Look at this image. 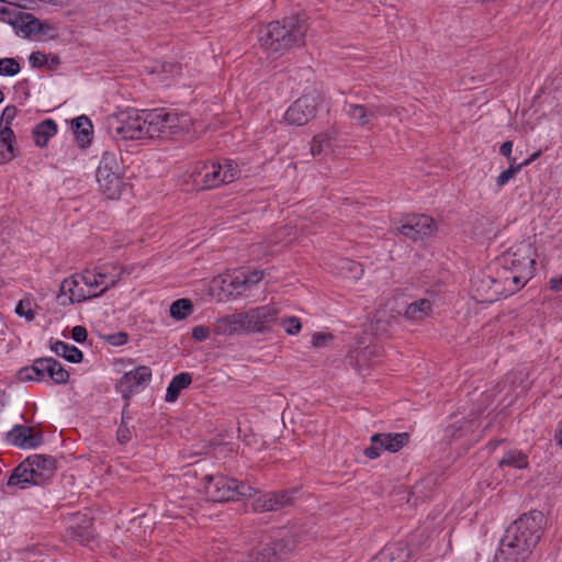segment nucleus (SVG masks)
<instances>
[{
  "label": "nucleus",
  "mask_w": 562,
  "mask_h": 562,
  "mask_svg": "<svg viewBox=\"0 0 562 562\" xmlns=\"http://www.w3.org/2000/svg\"><path fill=\"white\" fill-rule=\"evenodd\" d=\"M307 29L305 20L299 15H292L284 18L282 21H273L261 26L258 37L265 49L283 54L304 44Z\"/></svg>",
  "instance_id": "nucleus-2"
},
{
  "label": "nucleus",
  "mask_w": 562,
  "mask_h": 562,
  "mask_svg": "<svg viewBox=\"0 0 562 562\" xmlns=\"http://www.w3.org/2000/svg\"><path fill=\"white\" fill-rule=\"evenodd\" d=\"M128 336L124 331L109 335L106 341L112 346H123L127 342Z\"/></svg>",
  "instance_id": "nucleus-46"
},
{
  "label": "nucleus",
  "mask_w": 562,
  "mask_h": 562,
  "mask_svg": "<svg viewBox=\"0 0 562 562\" xmlns=\"http://www.w3.org/2000/svg\"><path fill=\"white\" fill-rule=\"evenodd\" d=\"M52 351H54L58 357L65 358L67 361L72 363H79L82 361L83 355L80 349L76 346L68 345L64 341L57 340L50 346Z\"/></svg>",
  "instance_id": "nucleus-25"
},
{
  "label": "nucleus",
  "mask_w": 562,
  "mask_h": 562,
  "mask_svg": "<svg viewBox=\"0 0 562 562\" xmlns=\"http://www.w3.org/2000/svg\"><path fill=\"white\" fill-rule=\"evenodd\" d=\"M151 379V370L147 366H138L135 369L125 372L116 382L115 389L125 400L145 387Z\"/></svg>",
  "instance_id": "nucleus-15"
},
{
  "label": "nucleus",
  "mask_w": 562,
  "mask_h": 562,
  "mask_svg": "<svg viewBox=\"0 0 562 562\" xmlns=\"http://www.w3.org/2000/svg\"><path fill=\"white\" fill-rule=\"evenodd\" d=\"M18 109L14 105H8L4 108V110L1 113L0 122L2 125V128L10 127L12 121L16 116Z\"/></svg>",
  "instance_id": "nucleus-42"
},
{
  "label": "nucleus",
  "mask_w": 562,
  "mask_h": 562,
  "mask_svg": "<svg viewBox=\"0 0 562 562\" xmlns=\"http://www.w3.org/2000/svg\"><path fill=\"white\" fill-rule=\"evenodd\" d=\"M432 304L427 299H419L408 304L404 312V317L409 321H422L430 315Z\"/></svg>",
  "instance_id": "nucleus-22"
},
{
  "label": "nucleus",
  "mask_w": 562,
  "mask_h": 562,
  "mask_svg": "<svg viewBox=\"0 0 562 562\" xmlns=\"http://www.w3.org/2000/svg\"><path fill=\"white\" fill-rule=\"evenodd\" d=\"M125 273H130L126 267L112 263L100 267L98 271L86 269L80 273V279L91 291L102 286L99 292H95L97 296H100L115 286Z\"/></svg>",
  "instance_id": "nucleus-12"
},
{
  "label": "nucleus",
  "mask_w": 562,
  "mask_h": 562,
  "mask_svg": "<svg viewBox=\"0 0 562 562\" xmlns=\"http://www.w3.org/2000/svg\"><path fill=\"white\" fill-rule=\"evenodd\" d=\"M240 169L233 159L206 162L198 171L193 172L194 183L202 190L217 188L224 183H231L238 179Z\"/></svg>",
  "instance_id": "nucleus-7"
},
{
  "label": "nucleus",
  "mask_w": 562,
  "mask_h": 562,
  "mask_svg": "<svg viewBox=\"0 0 562 562\" xmlns=\"http://www.w3.org/2000/svg\"><path fill=\"white\" fill-rule=\"evenodd\" d=\"M436 228V223L431 217L418 214L408 216L398 232L408 239L417 241L430 237Z\"/></svg>",
  "instance_id": "nucleus-17"
},
{
  "label": "nucleus",
  "mask_w": 562,
  "mask_h": 562,
  "mask_svg": "<svg viewBox=\"0 0 562 562\" xmlns=\"http://www.w3.org/2000/svg\"><path fill=\"white\" fill-rule=\"evenodd\" d=\"M210 335V329L206 326H195L192 329V337L196 341H203L205 340Z\"/></svg>",
  "instance_id": "nucleus-49"
},
{
  "label": "nucleus",
  "mask_w": 562,
  "mask_h": 562,
  "mask_svg": "<svg viewBox=\"0 0 562 562\" xmlns=\"http://www.w3.org/2000/svg\"><path fill=\"white\" fill-rule=\"evenodd\" d=\"M274 549H269L267 546L249 553L243 562H277Z\"/></svg>",
  "instance_id": "nucleus-35"
},
{
  "label": "nucleus",
  "mask_w": 562,
  "mask_h": 562,
  "mask_svg": "<svg viewBox=\"0 0 562 562\" xmlns=\"http://www.w3.org/2000/svg\"><path fill=\"white\" fill-rule=\"evenodd\" d=\"M145 111L120 112L108 117L106 130L116 140L146 138Z\"/></svg>",
  "instance_id": "nucleus-9"
},
{
  "label": "nucleus",
  "mask_w": 562,
  "mask_h": 562,
  "mask_svg": "<svg viewBox=\"0 0 562 562\" xmlns=\"http://www.w3.org/2000/svg\"><path fill=\"white\" fill-rule=\"evenodd\" d=\"M471 292L480 303H493L512 294V289L503 280L499 263L488 266L471 280Z\"/></svg>",
  "instance_id": "nucleus-5"
},
{
  "label": "nucleus",
  "mask_w": 562,
  "mask_h": 562,
  "mask_svg": "<svg viewBox=\"0 0 562 562\" xmlns=\"http://www.w3.org/2000/svg\"><path fill=\"white\" fill-rule=\"evenodd\" d=\"M202 481L206 497L212 502H227L238 496L251 497L256 494L252 486L222 474L205 475Z\"/></svg>",
  "instance_id": "nucleus-8"
},
{
  "label": "nucleus",
  "mask_w": 562,
  "mask_h": 562,
  "mask_svg": "<svg viewBox=\"0 0 562 562\" xmlns=\"http://www.w3.org/2000/svg\"><path fill=\"white\" fill-rule=\"evenodd\" d=\"M555 439H557L558 443L562 447V424H561V426L558 429V432L555 435Z\"/></svg>",
  "instance_id": "nucleus-56"
},
{
  "label": "nucleus",
  "mask_w": 562,
  "mask_h": 562,
  "mask_svg": "<svg viewBox=\"0 0 562 562\" xmlns=\"http://www.w3.org/2000/svg\"><path fill=\"white\" fill-rule=\"evenodd\" d=\"M29 60H30V64L36 68L43 67L47 63L46 55L43 54L42 52H33L30 55Z\"/></svg>",
  "instance_id": "nucleus-47"
},
{
  "label": "nucleus",
  "mask_w": 562,
  "mask_h": 562,
  "mask_svg": "<svg viewBox=\"0 0 562 562\" xmlns=\"http://www.w3.org/2000/svg\"><path fill=\"white\" fill-rule=\"evenodd\" d=\"M398 553L400 554V551L398 550H393L391 548H387L385 550H383L381 553H380V560L381 562L385 561V560H390V561H393L395 559V553Z\"/></svg>",
  "instance_id": "nucleus-53"
},
{
  "label": "nucleus",
  "mask_w": 562,
  "mask_h": 562,
  "mask_svg": "<svg viewBox=\"0 0 562 562\" xmlns=\"http://www.w3.org/2000/svg\"><path fill=\"white\" fill-rule=\"evenodd\" d=\"M20 71V65L14 58L0 59V75L14 76Z\"/></svg>",
  "instance_id": "nucleus-39"
},
{
  "label": "nucleus",
  "mask_w": 562,
  "mask_h": 562,
  "mask_svg": "<svg viewBox=\"0 0 562 562\" xmlns=\"http://www.w3.org/2000/svg\"><path fill=\"white\" fill-rule=\"evenodd\" d=\"M495 562H499V561H496V560H495Z\"/></svg>",
  "instance_id": "nucleus-63"
},
{
  "label": "nucleus",
  "mask_w": 562,
  "mask_h": 562,
  "mask_svg": "<svg viewBox=\"0 0 562 562\" xmlns=\"http://www.w3.org/2000/svg\"><path fill=\"white\" fill-rule=\"evenodd\" d=\"M245 280L244 270H238L232 276H227V278L223 280V283H228L231 294L241 295L247 290Z\"/></svg>",
  "instance_id": "nucleus-32"
},
{
  "label": "nucleus",
  "mask_w": 562,
  "mask_h": 562,
  "mask_svg": "<svg viewBox=\"0 0 562 562\" xmlns=\"http://www.w3.org/2000/svg\"><path fill=\"white\" fill-rule=\"evenodd\" d=\"M498 467H512L515 469H525L528 467V459L525 453L518 450L507 451L498 461Z\"/></svg>",
  "instance_id": "nucleus-27"
},
{
  "label": "nucleus",
  "mask_w": 562,
  "mask_h": 562,
  "mask_svg": "<svg viewBox=\"0 0 562 562\" xmlns=\"http://www.w3.org/2000/svg\"><path fill=\"white\" fill-rule=\"evenodd\" d=\"M116 435H117L119 442L122 445L127 443L132 439V430L125 424L124 419L122 420V424L120 425Z\"/></svg>",
  "instance_id": "nucleus-45"
},
{
  "label": "nucleus",
  "mask_w": 562,
  "mask_h": 562,
  "mask_svg": "<svg viewBox=\"0 0 562 562\" xmlns=\"http://www.w3.org/2000/svg\"><path fill=\"white\" fill-rule=\"evenodd\" d=\"M278 310L271 305L251 308L216 319L214 331L217 335H234L239 331L263 333L277 322Z\"/></svg>",
  "instance_id": "nucleus-3"
},
{
  "label": "nucleus",
  "mask_w": 562,
  "mask_h": 562,
  "mask_svg": "<svg viewBox=\"0 0 562 562\" xmlns=\"http://www.w3.org/2000/svg\"><path fill=\"white\" fill-rule=\"evenodd\" d=\"M244 274L246 277L245 283H246L247 289L249 286L255 285L258 282H260L263 278L262 270L244 271Z\"/></svg>",
  "instance_id": "nucleus-44"
},
{
  "label": "nucleus",
  "mask_w": 562,
  "mask_h": 562,
  "mask_svg": "<svg viewBox=\"0 0 562 562\" xmlns=\"http://www.w3.org/2000/svg\"><path fill=\"white\" fill-rule=\"evenodd\" d=\"M276 504L272 492H270L255 498L251 506L255 512L263 513L277 510Z\"/></svg>",
  "instance_id": "nucleus-34"
},
{
  "label": "nucleus",
  "mask_w": 562,
  "mask_h": 562,
  "mask_svg": "<svg viewBox=\"0 0 562 562\" xmlns=\"http://www.w3.org/2000/svg\"><path fill=\"white\" fill-rule=\"evenodd\" d=\"M383 350L378 345H369L363 348H356L349 353L351 364L359 371L369 368L382 357Z\"/></svg>",
  "instance_id": "nucleus-19"
},
{
  "label": "nucleus",
  "mask_w": 562,
  "mask_h": 562,
  "mask_svg": "<svg viewBox=\"0 0 562 562\" xmlns=\"http://www.w3.org/2000/svg\"><path fill=\"white\" fill-rule=\"evenodd\" d=\"M52 64H58V57L55 56L52 60Z\"/></svg>",
  "instance_id": "nucleus-59"
},
{
  "label": "nucleus",
  "mask_w": 562,
  "mask_h": 562,
  "mask_svg": "<svg viewBox=\"0 0 562 562\" xmlns=\"http://www.w3.org/2000/svg\"><path fill=\"white\" fill-rule=\"evenodd\" d=\"M81 283L80 274H74L65 279L60 284L57 296L59 304L67 306L97 297L95 291H91L89 288L85 289L80 285Z\"/></svg>",
  "instance_id": "nucleus-16"
},
{
  "label": "nucleus",
  "mask_w": 562,
  "mask_h": 562,
  "mask_svg": "<svg viewBox=\"0 0 562 562\" xmlns=\"http://www.w3.org/2000/svg\"><path fill=\"white\" fill-rule=\"evenodd\" d=\"M27 432H31L30 427L16 425L12 428L11 431L8 432V439L14 446H18L21 448H26L27 447V441H26Z\"/></svg>",
  "instance_id": "nucleus-33"
},
{
  "label": "nucleus",
  "mask_w": 562,
  "mask_h": 562,
  "mask_svg": "<svg viewBox=\"0 0 562 562\" xmlns=\"http://www.w3.org/2000/svg\"><path fill=\"white\" fill-rule=\"evenodd\" d=\"M79 540H80L82 543L89 544V542H90V537H87V539L81 538V539H79Z\"/></svg>",
  "instance_id": "nucleus-58"
},
{
  "label": "nucleus",
  "mask_w": 562,
  "mask_h": 562,
  "mask_svg": "<svg viewBox=\"0 0 562 562\" xmlns=\"http://www.w3.org/2000/svg\"><path fill=\"white\" fill-rule=\"evenodd\" d=\"M14 140L11 127L0 130V164H7L15 156Z\"/></svg>",
  "instance_id": "nucleus-21"
},
{
  "label": "nucleus",
  "mask_w": 562,
  "mask_h": 562,
  "mask_svg": "<svg viewBox=\"0 0 562 562\" xmlns=\"http://www.w3.org/2000/svg\"><path fill=\"white\" fill-rule=\"evenodd\" d=\"M512 150H513V143L510 140H507V142L503 143L501 148H499V153L509 160V164H512L513 159H514L510 156L512 155Z\"/></svg>",
  "instance_id": "nucleus-51"
},
{
  "label": "nucleus",
  "mask_w": 562,
  "mask_h": 562,
  "mask_svg": "<svg viewBox=\"0 0 562 562\" xmlns=\"http://www.w3.org/2000/svg\"><path fill=\"white\" fill-rule=\"evenodd\" d=\"M95 177L100 190L109 199L115 200L121 196L124 181L121 177V166L116 154L109 151L103 154Z\"/></svg>",
  "instance_id": "nucleus-11"
},
{
  "label": "nucleus",
  "mask_w": 562,
  "mask_h": 562,
  "mask_svg": "<svg viewBox=\"0 0 562 562\" xmlns=\"http://www.w3.org/2000/svg\"><path fill=\"white\" fill-rule=\"evenodd\" d=\"M296 544L295 538L292 535L285 536L280 540H274L266 544L269 549H276V561L278 562L282 557L291 552Z\"/></svg>",
  "instance_id": "nucleus-29"
},
{
  "label": "nucleus",
  "mask_w": 562,
  "mask_h": 562,
  "mask_svg": "<svg viewBox=\"0 0 562 562\" xmlns=\"http://www.w3.org/2000/svg\"><path fill=\"white\" fill-rule=\"evenodd\" d=\"M74 133L76 139L81 147H85L90 143V134L92 133L91 122L87 116H79L72 122Z\"/></svg>",
  "instance_id": "nucleus-26"
},
{
  "label": "nucleus",
  "mask_w": 562,
  "mask_h": 562,
  "mask_svg": "<svg viewBox=\"0 0 562 562\" xmlns=\"http://www.w3.org/2000/svg\"><path fill=\"white\" fill-rule=\"evenodd\" d=\"M551 289H553L555 291H560L562 289V278L559 280L552 279L551 280Z\"/></svg>",
  "instance_id": "nucleus-55"
},
{
  "label": "nucleus",
  "mask_w": 562,
  "mask_h": 562,
  "mask_svg": "<svg viewBox=\"0 0 562 562\" xmlns=\"http://www.w3.org/2000/svg\"><path fill=\"white\" fill-rule=\"evenodd\" d=\"M371 445L364 449L363 454L374 460L381 456L382 451L395 453L405 447L409 441L407 432H379L370 438Z\"/></svg>",
  "instance_id": "nucleus-13"
},
{
  "label": "nucleus",
  "mask_w": 562,
  "mask_h": 562,
  "mask_svg": "<svg viewBox=\"0 0 562 562\" xmlns=\"http://www.w3.org/2000/svg\"><path fill=\"white\" fill-rule=\"evenodd\" d=\"M329 339H331V335L330 334H324V333H315L312 337V345L314 347H322L326 344V341H328Z\"/></svg>",
  "instance_id": "nucleus-50"
},
{
  "label": "nucleus",
  "mask_w": 562,
  "mask_h": 562,
  "mask_svg": "<svg viewBox=\"0 0 562 562\" xmlns=\"http://www.w3.org/2000/svg\"><path fill=\"white\" fill-rule=\"evenodd\" d=\"M193 311V304L189 299L176 300L170 305V316L175 319L181 321L187 318Z\"/></svg>",
  "instance_id": "nucleus-31"
},
{
  "label": "nucleus",
  "mask_w": 562,
  "mask_h": 562,
  "mask_svg": "<svg viewBox=\"0 0 562 562\" xmlns=\"http://www.w3.org/2000/svg\"><path fill=\"white\" fill-rule=\"evenodd\" d=\"M344 111L351 121L360 126H367L379 115L385 114V108L380 104L346 103Z\"/></svg>",
  "instance_id": "nucleus-18"
},
{
  "label": "nucleus",
  "mask_w": 562,
  "mask_h": 562,
  "mask_svg": "<svg viewBox=\"0 0 562 562\" xmlns=\"http://www.w3.org/2000/svg\"><path fill=\"white\" fill-rule=\"evenodd\" d=\"M46 358L36 359L31 367L20 369L18 372V378L23 382L42 381L46 376Z\"/></svg>",
  "instance_id": "nucleus-20"
},
{
  "label": "nucleus",
  "mask_w": 562,
  "mask_h": 562,
  "mask_svg": "<svg viewBox=\"0 0 562 562\" xmlns=\"http://www.w3.org/2000/svg\"><path fill=\"white\" fill-rule=\"evenodd\" d=\"M21 30L30 35V34H36L43 31V24L38 19L33 16L31 13H24L21 16Z\"/></svg>",
  "instance_id": "nucleus-36"
},
{
  "label": "nucleus",
  "mask_w": 562,
  "mask_h": 562,
  "mask_svg": "<svg viewBox=\"0 0 562 562\" xmlns=\"http://www.w3.org/2000/svg\"><path fill=\"white\" fill-rule=\"evenodd\" d=\"M333 139L334 137L328 133H321L315 135L311 145V154L313 156L327 154L330 149Z\"/></svg>",
  "instance_id": "nucleus-30"
},
{
  "label": "nucleus",
  "mask_w": 562,
  "mask_h": 562,
  "mask_svg": "<svg viewBox=\"0 0 562 562\" xmlns=\"http://www.w3.org/2000/svg\"><path fill=\"white\" fill-rule=\"evenodd\" d=\"M295 491H280L272 492L273 498L276 499V509L280 510L294 503Z\"/></svg>",
  "instance_id": "nucleus-38"
},
{
  "label": "nucleus",
  "mask_w": 562,
  "mask_h": 562,
  "mask_svg": "<svg viewBox=\"0 0 562 562\" xmlns=\"http://www.w3.org/2000/svg\"><path fill=\"white\" fill-rule=\"evenodd\" d=\"M27 447L26 448H35L41 445L42 436L33 435L32 431L26 435Z\"/></svg>",
  "instance_id": "nucleus-52"
},
{
  "label": "nucleus",
  "mask_w": 562,
  "mask_h": 562,
  "mask_svg": "<svg viewBox=\"0 0 562 562\" xmlns=\"http://www.w3.org/2000/svg\"><path fill=\"white\" fill-rule=\"evenodd\" d=\"M541 155V151L538 150L536 153H533L528 159H526L525 161L522 162H519L518 165H521V168L525 167V166H528L530 165L533 160H536L539 156Z\"/></svg>",
  "instance_id": "nucleus-54"
},
{
  "label": "nucleus",
  "mask_w": 562,
  "mask_h": 562,
  "mask_svg": "<svg viewBox=\"0 0 562 562\" xmlns=\"http://www.w3.org/2000/svg\"><path fill=\"white\" fill-rule=\"evenodd\" d=\"M146 138H169L189 131L191 119L186 113L165 110L145 111Z\"/></svg>",
  "instance_id": "nucleus-6"
},
{
  "label": "nucleus",
  "mask_w": 562,
  "mask_h": 562,
  "mask_svg": "<svg viewBox=\"0 0 562 562\" xmlns=\"http://www.w3.org/2000/svg\"><path fill=\"white\" fill-rule=\"evenodd\" d=\"M397 562H404V560L400 559Z\"/></svg>",
  "instance_id": "nucleus-62"
},
{
  "label": "nucleus",
  "mask_w": 562,
  "mask_h": 562,
  "mask_svg": "<svg viewBox=\"0 0 562 562\" xmlns=\"http://www.w3.org/2000/svg\"><path fill=\"white\" fill-rule=\"evenodd\" d=\"M341 270H348L355 279H358L362 273L361 265L349 259L340 261Z\"/></svg>",
  "instance_id": "nucleus-43"
},
{
  "label": "nucleus",
  "mask_w": 562,
  "mask_h": 562,
  "mask_svg": "<svg viewBox=\"0 0 562 562\" xmlns=\"http://www.w3.org/2000/svg\"><path fill=\"white\" fill-rule=\"evenodd\" d=\"M88 333L83 326L77 325L71 329V337L75 341L81 344L87 339Z\"/></svg>",
  "instance_id": "nucleus-48"
},
{
  "label": "nucleus",
  "mask_w": 562,
  "mask_h": 562,
  "mask_svg": "<svg viewBox=\"0 0 562 562\" xmlns=\"http://www.w3.org/2000/svg\"><path fill=\"white\" fill-rule=\"evenodd\" d=\"M281 325L289 335H296L302 328L300 319L295 316L283 318Z\"/></svg>",
  "instance_id": "nucleus-41"
},
{
  "label": "nucleus",
  "mask_w": 562,
  "mask_h": 562,
  "mask_svg": "<svg viewBox=\"0 0 562 562\" xmlns=\"http://www.w3.org/2000/svg\"><path fill=\"white\" fill-rule=\"evenodd\" d=\"M504 440H492L488 442V448L491 450H494L497 448L498 445H501Z\"/></svg>",
  "instance_id": "nucleus-57"
},
{
  "label": "nucleus",
  "mask_w": 562,
  "mask_h": 562,
  "mask_svg": "<svg viewBox=\"0 0 562 562\" xmlns=\"http://www.w3.org/2000/svg\"><path fill=\"white\" fill-rule=\"evenodd\" d=\"M56 471V460L50 456L34 454L21 462L9 477L8 486L24 490L30 485L47 483Z\"/></svg>",
  "instance_id": "nucleus-4"
},
{
  "label": "nucleus",
  "mask_w": 562,
  "mask_h": 562,
  "mask_svg": "<svg viewBox=\"0 0 562 562\" xmlns=\"http://www.w3.org/2000/svg\"><path fill=\"white\" fill-rule=\"evenodd\" d=\"M47 369L46 375H48L55 383L65 384L69 380L68 371L54 358H46Z\"/></svg>",
  "instance_id": "nucleus-28"
},
{
  "label": "nucleus",
  "mask_w": 562,
  "mask_h": 562,
  "mask_svg": "<svg viewBox=\"0 0 562 562\" xmlns=\"http://www.w3.org/2000/svg\"><path fill=\"white\" fill-rule=\"evenodd\" d=\"M543 515L532 510L524 514L507 529L501 540L495 560L499 562H525L541 538Z\"/></svg>",
  "instance_id": "nucleus-1"
},
{
  "label": "nucleus",
  "mask_w": 562,
  "mask_h": 562,
  "mask_svg": "<svg viewBox=\"0 0 562 562\" xmlns=\"http://www.w3.org/2000/svg\"><path fill=\"white\" fill-rule=\"evenodd\" d=\"M286 231H289V228H288V227H283V228L279 232V234H283V233H285Z\"/></svg>",
  "instance_id": "nucleus-61"
},
{
  "label": "nucleus",
  "mask_w": 562,
  "mask_h": 562,
  "mask_svg": "<svg viewBox=\"0 0 562 562\" xmlns=\"http://www.w3.org/2000/svg\"><path fill=\"white\" fill-rule=\"evenodd\" d=\"M3 99H4L3 92L0 90V103L3 101Z\"/></svg>",
  "instance_id": "nucleus-60"
},
{
  "label": "nucleus",
  "mask_w": 562,
  "mask_h": 562,
  "mask_svg": "<svg viewBox=\"0 0 562 562\" xmlns=\"http://www.w3.org/2000/svg\"><path fill=\"white\" fill-rule=\"evenodd\" d=\"M498 263L503 280L512 289V294L520 290L533 276L535 259L530 256L508 252Z\"/></svg>",
  "instance_id": "nucleus-10"
},
{
  "label": "nucleus",
  "mask_w": 562,
  "mask_h": 562,
  "mask_svg": "<svg viewBox=\"0 0 562 562\" xmlns=\"http://www.w3.org/2000/svg\"><path fill=\"white\" fill-rule=\"evenodd\" d=\"M15 313L24 317L27 322H31L35 318V312L32 308V302L30 300H21L15 307Z\"/></svg>",
  "instance_id": "nucleus-40"
},
{
  "label": "nucleus",
  "mask_w": 562,
  "mask_h": 562,
  "mask_svg": "<svg viewBox=\"0 0 562 562\" xmlns=\"http://www.w3.org/2000/svg\"><path fill=\"white\" fill-rule=\"evenodd\" d=\"M192 383V376L188 372H182L175 375L169 383L166 393V401L171 403L175 402L182 390L187 389Z\"/></svg>",
  "instance_id": "nucleus-24"
},
{
  "label": "nucleus",
  "mask_w": 562,
  "mask_h": 562,
  "mask_svg": "<svg viewBox=\"0 0 562 562\" xmlns=\"http://www.w3.org/2000/svg\"><path fill=\"white\" fill-rule=\"evenodd\" d=\"M521 169V165L516 162V159H513V162L509 164V167L499 173L496 178V186L498 189L506 186Z\"/></svg>",
  "instance_id": "nucleus-37"
},
{
  "label": "nucleus",
  "mask_w": 562,
  "mask_h": 562,
  "mask_svg": "<svg viewBox=\"0 0 562 562\" xmlns=\"http://www.w3.org/2000/svg\"><path fill=\"white\" fill-rule=\"evenodd\" d=\"M57 132V124L54 120L47 119L37 124L33 130V138L34 143L40 146L44 147L48 139L53 137Z\"/></svg>",
  "instance_id": "nucleus-23"
},
{
  "label": "nucleus",
  "mask_w": 562,
  "mask_h": 562,
  "mask_svg": "<svg viewBox=\"0 0 562 562\" xmlns=\"http://www.w3.org/2000/svg\"><path fill=\"white\" fill-rule=\"evenodd\" d=\"M319 103V95L315 92L302 95L285 112V121L297 126L306 124L315 116Z\"/></svg>",
  "instance_id": "nucleus-14"
}]
</instances>
